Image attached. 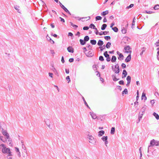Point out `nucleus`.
I'll list each match as a JSON object with an SVG mask.
<instances>
[{
	"label": "nucleus",
	"instance_id": "nucleus-37",
	"mask_svg": "<svg viewBox=\"0 0 159 159\" xmlns=\"http://www.w3.org/2000/svg\"><path fill=\"white\" fill-rule=\"evenodd\" d=\"M96 20L97 21L98 20H100L102 19V17L99 16H98L95 17Z\"/></svg>",
	"mask_w": 159,
	"mask_h": 159
},
{
	"label": "nucleus",
	"instance_id": "nucleus-16",
	"mask_svg": "<svg viewBox=\"0 0 159 159\" xmlns=\"http://www.w3.org/2000/svg\"><path fill=\"white\" fill-rule=\"evenodd\" d=\"M103 43H104L103 41L101 40H99L98 41L97 44L98 46H100V47L102 46L103 44Z\"/></svg>",
	"mask_w": 159,
	"mask_h": 159
},
{
	"label": "nucleus",
	"instance_id": "nucleus-15",
	"mask_svg": "<svg viewBox=\"0 0 159 159\" xmlns=\"http://www.w3.org/2000/svg\"><path fill=\"white\" fill-rule=\"evenodd\" d=\"M80 42L81 45H83L85 44L86 43V42L84 41V40H83L81 39H80Z\"/></svg>",
	"mask_w": 159,
	"mask_h": 159
},
{
	"label": "nucleus",
	"instance_id": "nucleus-52",
	"mask_svg": "<svg viewBox=\"0 0 159 159\" xmlns=\"http://www.w3.org/2000/svg\"><path fill=\"white\" fill-rule=\"evenodd\" d=\"M155 146L159 145V141H157L155 140Z\"/></svg>",
	"mask_w": 159,
	"mask_h": 159
},
{
	"label": "nucleus",
	"instance_id": "nucleus-57",
	"mask_svg": "<svg viewBox=\"0 0 159 159\" xmlns=\"http://www.w3.org/2000/svg\"><path fill=\"white\" fill-rule=\"evenodd\" d=\"M12 155H9V154L7 155V159H12V157H10V156H11Z\"/></svg>",
	"mask_w": 159,
	"mask_h": 159
},
{
	"label": "nucleus",
	"instance_id": "nucleus-35",
	"mask_svg": "<svg viewBox=\"0 0 159 159\" xmlns=\"http://www.w3.org/2000/svg\"><path fill=\"white\" fill-rule=\"evenodd\" d=\"M101 139L103 141H105L107 140V136H103L102 138Z\"/></svg>",
	"mask_w": 159,
	"mask_h": 159
},
{
	"label": "nucleus",
	"instance_id": "nucleus-38",
	"mask_svg": "<svg viewBox=\"0 0 159 159\" xmlns=\"http://www.w3.org/2000/svg\"><path fill=\"white\" fill-rule=\"evenodd\" d=\"M90 52L89 51L86 54V56L88 57H92L93 56V54H92L91 53H90V54H89Z\"/></svg>",
	"mask_w": 159,
	"mask_h": 159
},
{
	"label": "nucleus",
	"instance_id": "nucleus-24",
	"mask_svg": "<svg viewBox=\"0 0 159 159\" xmlns=\"http://www.w3.org/2000/svg\"><path fill=\"white\" fill-rule=\"evenodd\" d=\"M143 115V113H142V112H140L139 114V121L142 118V116Z\"/></svg>",
	"mask_w": 159,
	"mask_h": 159
},
{
	"label": "nucleus",
	"instance_id": "nucleus-53",
	"mask_svg": "<svg viewBox=\"0 0 159 159\" xmlns=\"http://www.w3.org/2000/svg\"><path fill=\"white\" fill-rule=\"evenodd\" d=\"M66 80L68 81V83L70 81V76H68L66 77Z\"/></svg>",
	"mask_w": 159,
	"mask_h": 159
},
{
	"label": "nucleus",
	"instance_id": "nucleus-10",
	"mask_svg": "<svg viewBox=\"0 0 159 159\" xmlns=\"http://www.w3.org/2000/svg\"><path fill=\"white\" fill-rule=\"evenodd\" d=\"M109 32L105 31L103 32L101 31V32L99 33V35H106L107 34H109Z\"/></svg>",
	"mask_w": 159,
	"mask_h": 159
},
{
	"label": "nucleus",
	"instance_id": "nucleus-63",
	"mask_svg": "<svg viewBox=\"0 0 159 159\" xmlns=\"http://www.w3.org/2000/svg\"><path fill=\"white\" fill-rule=\"evenodd\" d=\"M53 36L54 37H55V38H59V36H58L56 34H53Z\"/></svg>",
	"mask_w": 159,
	"mask_h": 159
},
{
	"label": "nucleus",
	"instance_id": "nucleus-12",
	"mask_svg": "<svg viewBox=\"0 0 159 159\" xmlns=\"http://www.w3.org/2000/svg\"><path fill=\"white\" fill-rule=\"evenodd\" d=\"M105 132L103 130H100L98 132V136L99 137L102 136L104 134Z\"/></svg>",
	"mask_w": 159,
	"mask_h": 159
},
{
	"label": "nucleus",
	"instance_id": "nucleus-41",
	"mask_svg": "<svg viewBox=\"0 0 159 159\" xmlns=\"http://www.w3.org/2000/svg\"><path fill=\"white\" fill-rule=\"evenodd\" d=\"M99 48L100 49V51H103V49H105V46L103 45L102 47L100 46Z\"/></svg>",
	"mask_w": 159,
	"mask_h": 159
},
{
	"label": "nucleus",
	"instance_id": "nucleus-14",
	"mask_svg": "<svg viewBox=\"0 0 159 159\" xmlns=\"http://www.w3.org/2000/svg\"><path fill=\"white\" fill-rule=\"evenodd\" d=\"M146 107L147 106L146 105H144L143 107L141 109L140 112H142V113H143L144 112V111H145L146 109Z\"/></svg>",
	"mask_w": 159,
	"mask_h": 159
},
{
	"label": "nucleus",
	"instance_id": "nucleus-27",
	"mask_svg": "<svg viewBox=\"0 0 159 159\" xmlns=\"http://www.w3.org/2000/svg\"><path fill=\"white\" fill-rule=\"evenodd\" d=\"M96 41L95 40L93 39L90 40V43L92 45H95L96 43Z\"/></svg>",
	"mask_w": 159,
	"mask_h": 159
},
{
	"label": "nucleus",
	"instance_id": "nucleus-59",
	"mask_svg": "<svg viewBox=\"0 0 159 159\" xmlns=\"http://www.w3.org/2000/svg\"><path fill=\"white\" fill-rule=\"evenodd\" d=\"M135 21H133L132 22V28H134V26L135 25Z\"/></svg>",
	"mask_w": 159,
	"mask_h": 159
},
{
	"label": "nucleus",
	"instance_id": "nucleus-33",
	"mask_svg": "<svg viewBox=\"0 0 159 159\" xmlns=\"http://www.w3.org/2000/svg\"><path fill=\"white\" fill-rule=\"evenodd\" d=\"M119 57H118V59L119 60H121L123 59V58L124 57V56L122 54H120V55H119Z\"/></svg>",
	"mask_w": 159,
	"mask_h": 159
},
{
	"label": "nucleus",
	"instance_id": "nucleus-9",
	"mask_svg": "<svg viewBox=\"0 0 159 159\" xmlns=\"http://www.w3.org/2000/svg\"><path fill=\"white\" fill-rule=\"evenodd\" d=\"M89 113H90V115H91L93 119H95L96 118L97 116H96V114L94 113H93V112H90Z\"/></svg>",
	"mask_w": 159,
	"mask_h": 159
},
{
	"label": "nucleus",
	"instance_id": "nucleus-31",
	"mask_svg": "<svg viewBox=\"0 0 159 159\" xmlns=\"http://www.w3.org/2000/svg\"><path fill=\"white\" fill-rule=\"evenodd\" d=\"M89 39V38L88 36H86L84 37V40L86 42L88 41Z\"/></svg>",
	"mask_w": 159,
	"mask_h": 159
},
{
	"label": "nucleus",
	"instance_id": "nucleus-13",
	"mask_svg": "<svg viewBox=\"0 0 159 159\" xmlns=\"http://www.w3.org/2000/svg\"><path fill=\"white\" fill-rule=\"evenodd\" d=\"M111 76L114 81H116L119 80V79H117L116 78V75H112Z\"/></svg>",
	"mask_w": 159,
	"mask_h": 159
},
{
	"label": "nucleus",
	"instance_id": "nucleus-28",
	"mask_svg": "<svg viewBox=\"0 0 159 159\" xmlns=\"http://www.w3.org/2000/svg\"><path fill=\"white\" fill-rule=\"evenodd\" d=\"M107 26V25L106 24H103L101 27V29L102 30H105L106 27Z\"/></svg>",
	"mask_w": 159,
	"mask_h": 159
},
{
	"label": "nucleus",
	"instance_id": "nucleus-47",
	"mask_svg": "<svg viewBox=\"0 0 159 159\" xmlns=\"http://www.w3.org/2000/svg\"><path fill=\"white\" fill-rule=\"evenodd\" d=\"M47 125L50 129H52L53 128L52 123V124H51Z\"/></svg>",
	"mask_w": 159,
	"mask_h": 159
},
{
	"label": "nucleus",
	"instance_id": "nucleus-3",
	"mask_svg": "<svg viewBox=\"0 0 159 159\" xmlns=\"http://www.w3.org/2000/svg\"><path fill=\"white\" fill-rule=\"evenodd\" d=\"M89 139V142L93 144H95L96 142L95 139L92 136H89L88 137Z\"/></svg>",
	"mask_w": 159,
	"mask_h": 159
},
{
	"label": "nucleus",
	"instance_id": "nucleus-60",
	"mask_svg": "<svg viewBox=\"0 0 159 159\" xmlns=\"http://www.w3.org/2000/svg\"><path fill=\"white\" fill-rule=\"evenodd\" d=\"M106 58H107L106 60L107 61L109 62L110 61L111 58L109 57H107Z\"/></svg>",
	"mask_w": 159,
	"mask_h": 159
},
{
	"label": "nucleus",
	"instance_id": "nucleus-64",
	"mask_svg": "<svg viewBox=\"0 0 159 159\" xmlns=\"http://www.w3.org/2000/svg\"><path fill=\"white\" fill-rule=\"evenodd\" d=\"M59 18L61 19V21L63 22H65V20H64V19H63V18H62L61 17H60Z\"/></svg>",
	"mask_w": 159,
	"mask_h": 159
},
{
	"label": "nucleus",
	"instance_id": "nucleus-39",
	"mask_svg": "<svg viewBox=\"0 0 159 159\" xmlns=\"http://www.w3.org/2000/svg\"><path fill=\"white\" fill-rule=\"evenodd\" d=\"M154 9L155 10L159 9V5L157 4L154 7Z\"/></svg>",
	"mask_w": 159,
	"mask_h": 159
},
{
	"label": "nucleus",
	"instance_id": "nucleus-29",
	"mask_svg": "<svg viewBox=\"0 0 159 159\" xmlns=\"http://www.w3.org/2000/svg\"><path fill=\"white\" fill-rule=\"evenodd\" d=\"M115 131V127H112L111 129V134H114Z\"/></svg>",
	"mask_w": 159,
	"mask_h": 159
},
{
	"label": "nucleus",
	"instance_id": "nucleus-8",
	"mask_svg": "<svg viewBox=\"0 0 159 159\" xmlns=\"http://www.w3.org/2000/svg\"><path fill=\"white\" fill-rule=\"evenodd\" d=\"M44 121L47 125H48L51 124H52V123L50 120L47 119H45Z\"/></svg>",
	"mask_w": 159,
	"mask_h": 159
},
{
	"label": "nucleus",
	"instance_id": "nucleus-11",
	"mask_svg": "<svg viewBox=\"0 0 159 159\" xmlns=\"http://www.w3.org/2000/svg\"><path fill=\"white\" fill-rule=\"evenodd\" d=\"M123 75L122 76V78H124L126 77L127 75V73L126 70H123L122 73Z\"/></svg>",
	"mask_w": 159,
	"mask_h": 159
},
{
	"label": "nucleus",
	"instance_id": "nucleus-30",
	"mask_svg": "<svg viewBox=\"0 0 159 159\" xmlns=\"http://www.w3.org/2000/svg\"><path fill=\"white\" fill-rule=\"evenodd\" d=\"M111 43L110 42H108L107 43L105 47L107 48H110V46L111 45Z\"/></svg>",
	"mask_w": 159,
	"mask_h": 159
},
{
	"label": "nucleus",
	"instance_id": "nucleus-17",
	"mask_svg": "<svg viewBox=\"0 0 159 159\" xmlns=\"http://www.w3.org/2000/svg\"><path fill=\"white\" fill-rule=\"evenodd\" d=\"M142 99L144 100V101H145L147 100V97L146 96V94L145 93L143 92L142 93Z\"/></svg>",
	"mask_w": 159,
	"mask_h": 159
},
{
	"label": "nucleus",
	"instance_id": "nucleus-22",
	"mask_svg": "<svg viewBox=\"0 0 159 159\" xmlns=\"http://www.w3.org/2000/svg\"><path fill=\"white\" fill-rule=\"evenodd\" d=\"M108 13V11L107 10L106 11L102 12L101 13V15L102 16H105Z\"/></svg>",
	"mask_w": 159,
	"mask_h": 159
},
{
	"label": "nucleus",
	"instance_id": "nucleus-4",
	"mask_svg": "<svg viewBox=\"0 0 159 159\" xmlns=\"http://www.w3.org/2000/svg\"><path fill=\"white\" fill-rule=\"evenodd\" d=\"M131 49L129 45L126 46L124 48V49L125 50V53H130V54L132 52V51L129 50Z\"/></svg>",
	"mask_w": 159,
	"mask_h": 159
},
{
	"label": "nucleus",
	"instance_id": "nucleus-49",
	"mask_svg": "<svg viewBox=\"0 0 159 159\" xmlns=\"http://www.w3.org/2000/svg\"><path fill=\"white\" fill-rule=\"evenodd\" d=\"M145 49L144 48H143L142 49V52L140 53V55L142 56L143 52L145 51Z\"/></svg>",
	"mask_w": 159,
	"mask_h": 159
},
{
	"label": "nucleus",
	"instance_id": "nucleus-55",
	"mask_svg": "<svg viewBox=\"0 0 159 159\" xmlns=\"http://www.w3.org/2000/svg\"><path fill=\"white\" fill-rule=\"evenodd\" d=\"M155 45H156V46L157 47L159 46V40H158V41L156 43H155Z\"/></svg>",
	"mask_w": 159,
	"mask_h": 159
},
{
	"label": "nucleus",
	"instance_id": "nucleus-26",
	"mask_svg": "<svg viewBox=\"0 0 159 159\" xmlns=\"http://www.w3.org/2000/svg\"><path fill=\"white\" fill-rule=\"evenodd\" d=\"M59 3L61 7L64 10V11L67 9L61 3L59 2Z\"/></svg>",
	"mask_w": 159,
	"mask_h": 159
},
{
	"label": "nucleus",
	"instance_id": "nucleus-62",
	"mask_svg": "<svg viewBox=\"0 0 159 159\" xmlns=\"http://www.w3.org/2000/svg\"><path fill=\"white\" fill-rule=\"evenodd\" d=\"M114 24H115V23L114 22H113L111 24V25H110V27L111 28V29L112 28H113V26L114 25Z\"/></svg>",
	"mask_w": 159,
	"mask_h": 159
},
{
	"label": "nucleus",
	"instance_id": "nucleus-18",
	"mask_svg": "<svg viewBox=\"0 0 159 159\" xmlns=\"http://www.w3.org/2000/svg\"><path fill=\"white\" fill-rule=\"evenodd\" d=\"M81 96L82 97V98L83 99V101H84V104H85V105L87 106V107L88 108H89V109H90V107H89V105L87 104V103L86 102V101L85 100L84 97L83 96H82L81 95Z\"/></svg>",
	"mask_w": 159,
	"mask_h": 159
},
{
	"label": "nucleus",
	"instance_id": "nucleus-50",
	"mask_svg": "<svg viewBox=\"0 0 159 159\" xmlns=\"http://www.w3.org/2000/svg\"><path fill=\"white\" fill-rule=\"evenodd\" d=\"M89 28V27L88 26H84L83 28V29L84 30H88Z\"/></svg>",
	"mask_w": 159,
	"mask_h": 159
},
{
	"label": "nucleus",
	"instance_id": "nucleus-34",
	"mask_svg": "<svg viewBox=\"0 0 159 159\" xmlns=\"http://www.w3.org/2000/svg\"><path fill=\"white\" fill-rule=\"evenodd\" d=\"M112 29L115 32H117L118 31V29L116 27L112 28Z\"/></svg>",
	"mask_w": 159,
	"mask_h": 159
},
{
	"label": "nucleus",
	"instance_id": "nucleus-56",
	"mask_svg": "<svg viewBox=\"0 0 159 159\" xmlns=\"http://www.w3.org/2000/svg\"><path fill=\"white\" fill-rule=\"evenodd\" d=\"M22 147L23 149L26 151V148L25 146V145L24 144H22Z\"/></svg>",
	"mask_w": 159,
	"mask_h": 159
},
{
	"label": "nucleus",
	"instance_id": "nucleus-7",
	"mask_svg": "<svg viewBox=\"0 0 159 159\" xmlns=\"http://www.w3.org/2000/svg\"><path fill=\"white\" fill-rule=\"evenodd\" d=\"M67 50L69 52L73 53L74 52V49L71 46H69L67 48Z\"/></svg>",
	"mask_w": 159,
	"mask_h": 159
},
{
	"label": "nucleus",
	"instance_id": "nucleus-1",
	"mask_svg": "<svg viewBox=\"0 0 159 159\" xmlns=\"http://www.w3.org/2000/svg\"><path fill=\"white\" fill-rule=\"evenodd\" d=\"M2 151L3 153L8 154L9 155H12L9 148H2Z\"/></svg>",
	"mask_w": 159,
	"mask_h": 159
},
{
	"label": "nucleus",
	"instance_id": "nucleus-32",
	"mask_svg": "<svg viewBox=\"0 0 159 159\" xmlns=\"http://www.w3.org/2000/svg\"><path fill=\"white\" fill-rule=\"evenodd\" d=\"M128 93V90L127 89H125L122 92V94L123 95L124 93L125 94H127Z\"/></svg>",
	"mask_w": 159,
	"mask_h": 159
},
{
	"label": "nucleus",
	"instance_id": "nucleus-42",
	"mask_svg": "<svg viewBox=\"0 0 159 159\" xmlns=\"http://www.w3.org/2000/svg\"><path fill=\"white\" fill-rule=\"evenodd\" d=\"M104 39L107 40H109L110 39L111 37L109 36H104Z\"/></svg>",
	"mask_w": 159,
	"mask_h": 159
},
{
	"label": "nucleus",
	"instance_id": "nucleus-2",
	"mask_svg": "<svg viewBox=\"0 0 159 159\" xmlns=\"http://www.w3.org/2000/svg\"><path fill=\"white\" fill-rule=\"evenodd\" d=\"M2 133L3 135L6 136L7 139H8V141H11V140L10 138L9 134L8 133H7V131L6 130H4L3 128H2Z\"/></svg>",
	"mask_w": 159,
	"mask_h": 159
},
{
	"label": "nucleus",
	"instance_id": "nucleus-40",
	"mask_svg": "<svg viewBox=\"0 0 159 159\" xmlns=\"http://www.w3.org/2000/svg\"><path fill=\"white\" fill-rule=\"evenodd\" d=\"M121 32L123 34H125L126 32V30L123 27L121 30Z\"/></svg>",
	"mask_w": 159,
	"mask_h": 159
},
{
	"label": "nucleus",
	"instance_id": "nucleus-6",
	"mask_svg": "<svg viewBox=\"0 0 159 159\" xmlns=\"http://www.w3.org/2000/svg\"><path fill=\"white\" fill-rule=\"evenodd\" d=\"M131 59V54H130L125 59V61L126 62H128L130 61Z\"/></svg>",
	"mask_w": 159,
	"mask_h": 159
},
{
	"label": "nucleus",
	"instance_id": "nucleus-51",
	"mask_svg": "<svg viewBox=\"0 0 159 159\" xmlns=\"http://www.w3.org/2000/svg\"><path fill=\"white\" fill-rule=\"evenodd\" d=\"M121 66L122 68H125L126 67V66L124 63H122Z\"/></svg>",
	"mask_w": 159,
	"mask_h": 159
},
{
	"label": "nucleus",
	"instance_id": "nucleus-25",
	"mask_svg": "<svg viewBox=\"0 0 159 159\" xmlns=\"http://www.w3.org/2000/svg\"><path fill=\"white\" fill-rule=\"evenodd\" d=\"M155 140L154 139H153L151 140L150 143V144L151 146H153L155 145Z\"/></svg>",
	"mask_w": 159,
	"mask_h": 159
},
{
	"label": "nucleus",
	"instance_id": "nucleus-58",
	"mask_svg": "<svg viewBox=\"0 0 159 159\" xmlns=\"http://www.w3.org/2000/svg\"><path fill=\"white\" fill-rule=\"evenodd\" d=\"M152 148V146H151V145H149L148 148V152H149V151L150 150V149H151Z\"/></svg>",
	"mask_w": 159,
	"mask_h": 159
},
{
	"label": "nucleus",
	"instance_id": "nucleus-46",
	"mask_svg": "<svg viewBox=\"0 0 159 159\" xmlns=\"http://www.w3.org/2000/svg\"><path fill=\"white\" fill-rule=\"evenodd\" d=\"M119 83L120 84V85H124V82L123 80H120L119 82Z\"/></svg>",
	"mask_w": 159,
	"mask_h": 159
},
{
	"label": "nucleus",
	"instance_id": "nucleus-43",
	"mask_svg": "<svg viewBox=\"0 0 159 159\" xmlns=\"http://www.w3.org/2000/svg\"><path fill=\"white\" fill-rule=\"evenodd\" d=\"M144 13H148L150 14L153 13V12L151 11H144Z\"/></svg>",
	"mask_w": 159,
	"mask_h": 159
},
{
	"label": "nucleus",
	"instance_id": "nucleus-54",
	"mask_svg": "<svg viewBox=\"0 0 159 159\" xmlns=\"http://www.w3.org/2000/svg\"><path fill=\"white\" fill-rule=\"evenodd\" d=\"M74 61V59L73 58H70L69 59V61L70 62H73Z\"/></svg>",
	"mask_w": 159,
	"mask_h": 159
},
{
	"label": "nucleus",
	"instance_id": "nucleus-23",
	"mask_svg": "<svg viewBox=\"0 0 159 159\" xmlns=\"http://www.w3.org/2000/svg\"><path fill=\"white\" fill-rule=\"evenodd\" d=\"M89 27L91 28H93L94 29L97 30V28L93 24H91L89 25Z\"/></svg>",
	"mask_w": 159,
	"mask_h": 159
},
{
	"label": "nucleus",
	"instance_id": "nucleus-20",
	"mask_svg": "<svg viewBox=\"0 0 159 159\" xmlns=\"http://www.w3.org/2000/svg\"><path fill=\"white\" fill-rule=\"evenodd\" d=\"M153 115L156 118L157 120H158L159 119V116L158 115V114H157L156 113L154 112L153 113Z\"/></svg>",
	"mask_w": 159,
	"mask_h": 159
},
{
	"label": "nucleus",
	"instance_id": "nucleus-45",
	"mask_svg": "<svg viewBox=\"0 0 159 159\" xmlns=\"http://www.w3.org/2000/svg\"><path fill=\"white\" fill-rule=\"evenodd\" d=\"M134 6V4H131L129 6H127L126 8V9H129L130 8L133 7Z\"/></svg>",
	"mask_w": 159,
	"mask_h": 159
},
{
	"label": "nucleus",
	"instance_id": "nucleus-44",
	"mask_svg": "<svg viewBox=\"0 0 159 159\" xmlns=\"http://www.w3.org/2000/svg\"><path fill=\"white\" fill-rule=\"evenodd\" d=\"M99 60L101 61H104V59L103 57L102 56H101L99 57Z\"/></svg>",
	"mask_w": 159,
	"mask_h": 159
},
{
	"label": "nucleus",
	"instance_id": "nucleus-5",
	"mask_svg": "<svg viewBox=\"0 0 159 159\" xmlns=\"http://www.w3.org/2000/svg\"><path fill=\"white\" fill-rule=\"evenodd\" d=\"M115 68L116 69V70H115V73L118 74L120 72L119 67L118 65L115 66Z\"/></svg>",
	"mask_w": 159,
	"mask_h": 159
},
{
	"label": "nucleus",
	"instance_id": "nucleus-36",
	"mask_svg": "<svg viewBox=\"0 0 159 159\" xmlns=\"http://www.w3.org/2000/svg\"><path fill=\"white\" fill-rule=\"evenodd\" d=\"M104 55L106 58L107 57H109V55L108 54L107 52V51H105L104 52Z\"/></svg>",
	"mask_w": 159,
	"mask_h": 159
},
{
	"label": "nucleus",
	"instance_id": "nucleus-21",
	"mask_svg": "<svg viewBox=\"0 0 159 159\" xmlns=\"http://www.w3.org/2000/svg\"><path fill=\"white\" fill-rule=\"evenodd\" d=\"M116 59V57L115 56H112L111 59V61L112 62H115Z\"/></svg>",
	"mask_w": 159,
	"mask_h": 159
},
{
	"label": "nucleus",
	"instance_id": "nucleus-19",
	"mask_svg": "<svg viewBox=\"0 0 159 159\" xmlns=\"http://www.w3.org/2000/svg\"><path fill=\"white\" fill-rule=\"evenodd\" d=\"M131 77L130 76H128L126 78V80L128 84H130L131 82Z\"/></svg>",
	"mask_w": 159,
	"mask_h": 159
},
{
	"label": "nucleus",
	"instance_id": "nucleus-61",
	"mask_svg": "<svg viewBox=\"0 0 159 159\" xmlns=\"http://www.w3.org/2000/svg\"><path fill=\"white\" fill-rule=\"evenodd\" d=\"M157 59L159 60V51L158 50L157 52Z\"/></svg>",
	"mask_w": 159,
	"mask_h": 159
},
{
	"label": "nucleus",
	"instance_id": "nucleus-48",
	"mask_svg": "<svg viewBox=\"0 0 159 159\" xmlns=\"http://www.w3.org/2000/svg\"><path fill=\"white\" fill-rule=\"evenodd\" d=\"M48 41L52 44H53L54 43V42L51 38H50L49 40H48Z\"/></svg>",
	"mask_w": 159,
	"mask_h": 159
}]
</instances>
